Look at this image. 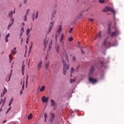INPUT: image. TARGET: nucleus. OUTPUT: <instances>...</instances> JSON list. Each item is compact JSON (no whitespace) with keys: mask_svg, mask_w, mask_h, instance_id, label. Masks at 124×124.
<instances>
[{"mask_svg":"<svg viewBox=\"0 0 124 124\" xmlns=\"http://www.w3.org/2000/svg\"><path fill=\"white\" fill-rule=\"evenodd\" d=\"M108 11H111V12L113 13L114 15L113 18L116 25V12L115 11V10L111 7H106L105 9H104L103 10V12H107Z\"/></svg>","mask_w":124,"mask_h":124,"instance_id":"obj_1","label":"nucleus"},{"mask_svg":"<svg viewBox=\"0 0 124 124\" xmlns=\"http://www.w3.org/2000/svg\"><path fill=\"white\" fill-rule=\"evenodd\" d=\"M63 63V73L64 75H66L67 72V69H69V65H67V64L65 62V61H62Z\"/></svg>","mask_w":124,"mask_h":124,"instance_id":"obj_2","label":"nucleus"},{"mask_svg":"<svg viewBox=\"0 0 124 124\" xmlns=\"http://www.w3.org/2000/svg\"><path fill=\"white\" fill-rule=\"evenodd\" d=\"M62 26L61 25H60L58 27V29L56 32V37H58V36L59 35V34H60V33H61V32H62ZM58 40V39L56 38V41H57Z\"/></svg>","mask_w":124,"mask_h":124,"instance_id":"obj_3","label":"nucleus"},{"mask_svg":"<svg viewBox=\"0 0 124 124\" xmlns=\"http://www.w3.org/2000/svg\"><path fill=\"white\" fill-rule=\"evenodd\" d=\"M119 30H116L115 31L112 32L111 33V36L112 37H117V36H118V35H119Z\"/></svg>","mask_w":124,"mask_h":124,"instance_id":"obj_4","label":"nucleus"},{"mask_svg":"<svg viewBox=\"0 0 124 124\" xmlns=\"http://www.w3.org/2000/svg\"><path fill=\"white\" fill-rule=\"evenodd\" d=\"M89 81L90 82V83H92V84H95L96 82H97V80L95 78H93L91 77L89 78Z\"/></svg>","mask_w":124,"mask_h":124,"instance_id":"obj_5","label":"nucleus"},{"mask_svg":"<svg viewBox=\"0 0 124 124\" xmlns=\"http://www.w3.org/2000/svg\"><path fill=\"white\" fill-rule=\"evenodd\" d=\"M42 63H43L42 60H40L38 63L37 67L38 71H39V70L41 69V68L42 67Z\"/></svg>","mask_w":124,"mask_h":124,"instance_id":"obj_6","label":"nucleus"},{"mask_svg":"<svg viewBox=\"0 0 124 124\" xmlns=\"http://www.w3.org/2000/svg\"><path fill=\"white\" fill-rule=\"evenodd\" d=\"M93 72H94V66H92L90 70V72L89 74V76H92V75L93 74Z\"/></svg>","mask_w":124,"mask_h":124,"instance_id":"obj_7","label":"nucleus"},{"mask_svg":"<svg viewBox=\"0 0 124 124\" xmlns=\"http://www.w3.org/2000/svg\"><path fill=\"white\" fill-rule=\"evenodd\" d=\"M12 20V22L10 23L8 25V26L7 27V30H9L10 29V28H11V27H12V25H13V24H14V18H11Z\"/></svg>","mask_w":124,"mask_h":124,"instance_id":"obj_8","label":"nucleus"},{"mask_svg":"<svg viewBox=\"0 0 124 124\" xmlns=\"http://www.w3.org/2000/svg\"><path fill=\"white\" fill-rule=\"evenodd\" d=\"M108 39V37L104 41L103 45L105 46V47H107V46L109 45V43H110V42H107Z\"/></svg>","mask_w":124,"mask_h":124,"instance_id":"obj_9","label":"nucleus"},{"mask_svg":"<svg viewBox=\"0 0 124 124\" xmlns=\"http://www.w3.org/2000/svg\"><path fill=\"white\" fill-rule=\"evenodd\" d=\"M51 117L49 119L50 122H53L54 120H55V114L53 113H50Z\"/></svg>","mask_w":124,"mask_h":124,"instance_id":"obj_10","label":"nucleus"},{"mask_svg":"<svg viewBox=\"0 0 124 124\" xmlns=\"http://www.w3.org/2000/svg\"><path fill=\"white\" fill-rule=\"evenodd\" d=\"M42 101L44 103H47L48 102V98H46L45 96L42 97Z\"/></svg>","mask_w":124,"mask_h":124,"instance_id":"obj_11","label":"nucleus"},{"mask_svg":"<svg viewBox=\"0 0 124 124\" xmlns=\"http://www.w3.org/2000/svg\"><path fill=\"white\" fill-rule=\"evenodd\" d=\"M24 61H23L22 66V70L21 72L22 73L23 76H24V74L25 73V64H24Z\"/></svg>","mask_w":124,"mask_h":124,"instance_id":"obj_12","label":"nucleus"},{"mask_svg":"<svg viewBox=\"0 0 124 124\" xmlns=\"http://www.w3.org/2000/svg\"><path fill=\"white\" fill-rule=\"evenodd\" d=\"M53 25H54V21L50 22V24L49 27V32H50V31H52V29H53Z\"/></svg>","mask_w":124,"mask_h":124,"instance_id":"obj_13","label":"nucleus"},{"mask_svg":"<svg viewBox=\"0 0 124 124\" xmlns=\"http://www.w3.org/2000/svg\"><path fill=\"white\" fill-rule=\"evenodd\" d=\"M63 36H64V35H63V34H62V35H61V37L60 39V41L61 43L62 44V45H63V44L64 43V42L62 41V40H63Z\"/></svg>","mask_w":124,"mask_h":124,"instance_id":"obj_14","label":"nucleus"},{"mask_svg":"<svg viewBox=\"0 0 124 124\" xmlns=\"http://www.w3.org/2000/svg\"><path fill=\"white\" fill-rule=\"evenodd\" d=\"M50 67V64L49 63V61L46 62L45 68L46 69H48Z\"/></svg>","mask_w":124,"mask_h":124,"instance_id":"obj_15","label":"nucleus"},{"mask_svg":"<svg viewBox=\"0 0 124 124\" xmlns=\"http://www.w3.org/2000/svg\"><path fill=\"white\" fill-rule=\"evenodd\" d=\"M6 93H7V89L5 87L4 88L3 93L1 94V96H4V94H5Z\"/></svg>","mask_w":124,"mask_h":124,"instance_id":"obj_16","label":"nucleus"},{"mask_svg":"<svg viewBox=\"0 0 124 124\" xmlns=\"http://www.w3.org/2000/svg\"><path fill=\"white\" fill-rule=\"evenodd\" d=\"M50 103H51V106H55L56 105V103L55 102V101L54 100H50Z\"/></svg>","mask_w":124,"mask_h":124,"instance_id":"obj_17","label":"nucleus"},{"mask_svg":"<svg viewBox=\"0 0 124 124\" xmlns=\"http://www.w3.org/2000/svg\"><path fill=\"white\" fill-rule=\"evenodd\" d=\"M44 117H45V123H46L47 118H48V114H47V113H44Z\"/></svg>","mask_w":124,"mask_h":124,"instance_id":"obj_18","label":"nucleus"},{"mask_svg":"<svg viewBox=\"0 0 124 124\" xmlns=\"http://www.w3.org/2000/svg\"><path fill=\"white\" fill-rule=\"evenodd\" d=\"M45 90V86L43 85L40 89V91L41 92V93H42V92H44V91Z\"/></svg>","mask_w":124,"mask_h":124,"instance_id":"obj_19","label":"nucleus"},{"mask_svg":"<svg viewBox=\"0 0 124 124\" xmlns=\"http://www.w3.org/2000/svg\"><path fill=\"white\" fill-rule=\"evenodd\" d=\"M55 48L56 49L57 53H59V50H60V46L58 45H56L55 46Z\"/></svg>","mask_w":124,"mask_h":124,"instance_id":"obj_20","label":"nucleus"},{"mask_svg":"<svg viewBox=\"0 0 124 124\" xmlns=\"http://www.w3.org/2000/svg\"><path fill=\"white\" fill-rule=\"evenodd\" d=\"M11 76H12V72H11L10 74L8 80H7V79H6V81L7 82H9V81H10V78H11Z\"/></svg>","mask_w":124,"mask_h":124,"instance_id":"obj_21","label":"nucleus"},{"mask_svg":"<svg viewBox=\"0 0 124 124\" xmlns=\"http://www.w3.org/2000/svg\"><path fill=\"white\" fill-rule=\"evenodd\" d=\"M96 36H97V37L101 38V31H100L98 34H97Z\"/></svg>","mask_w":124,"mask_h":124,"instance_id":"obj_22","label":"nucleus"},{"mask_svg":"<svg viewBox=\"0 0 124 124\" xmlns=\"http://www.w3.org/2000/svg\"><path fill=\"white\" fill-rule=\"evenodd\" d=\"M31 29H29V28L26 31V34L27 35H29V33L31 32Z\"/></svg>","mask_w":124,"mask_h":124,"instance_id":"obj_23","label":"nucleus"},{"mask_svg":"<svg viewBox=\"0 0 124 124\" xmlns=\"http://www.w3.org/2000/svg\"><path fill=\"white\" fill-rule=\"evenodd\" d=\"M32 119V114H31L28 116V120H31Z\"/></svg>","mask_w":124,"mask_h":124,"instance_id":"obj_24","label":"nucleus"},{"mask_svg":"<svg viewBox=\"0 0 124 124\" xmlns=\"http://www.w3.org/2000/svg\"><path fill=\"white\" fill-rule=\"evenodd\" d=\"M13 16V11H11L9 14V17H12Z\"/></svg>","mask_w":124,"mask_h":124,"instance_id":"obj_25","label":"nucleus"},{"mask_svg":"<svg viewBox=\"0 0 124 124\" xmlns=\"http://www.w3.org/2000/svg\"><path fill=\"white\" fill-rule=\"evenodd\" d=\"M9 59H10L9 62H12V55L10 54L9 55Z\"/></svg>","mask_w":124,"mask_h":124,"instance_id":"obj_26","label":"nucleus"},{"mask_svg":"<svg viewBox=\"0 0 124 124\" xmlns=\"http://www.w3.org/2000/svg\"><path fill=\"white\" fill-rule=\"evenodd\" d=\"M64 56H65V60L67 62H68V56H67V54H65V55H64Z\"/></svg>","mask_w":124,"mask_h":124,"instance_id":"obj_27","label":"nucleus"},{"mask_svg":"<svg viewBox=\"0 0 124 124\" xmlns=\"http://www.w3.org/2000/svg\"><path fill=\"white\" fill-rule=\"evenodd\" d=\"M44 46H45V47H46V46H47V41H46V40H44Z\"/></svg>","mask_w":124,"mask_h":124,"instance_id":"obj_28","label":"nucleus"},{"mask_svg":"<svg viewBox=\"0 0 124 124\" xmlns=\"http://www.w3.org/2000/svg\"><path fill=\"white\" fill-rule=\"evenodd\" d=\"M11 108L12 107H10V108H9L8 109V110H7V112L6 113V114H8V113H9V111H10L11 110Z\"/></svg>","mask_w":124,"mask_h":124,"instance_id":"obj_29","label":"nucleus"},{"mask_svg":"<svg viewBox=\"0 0 124 124\" xmlns=\"http://www.w3.org/2000/svg\"><path fill=\"white\" fill-rule=\"evenodd\" d=\"M110 33H111V28L108 27V34H110Z\"/></svg>","mask_w":124,"mask_h":124,"instance_id":"obj_30","label":"nucleus"},{"mask_svg":"<svg viewBox=\"0 0 124 124\" xmlns=\"http://www.w3.org/2000/svg\"><path fill=\"white\" fill-rule=\"evenodd\" d=\"M28 79H29V75H27V77H26V85H28Z\"/></svg>","mask_w":124,"mask_h":124,"instance_id":"obj_31","label":"nucleus"},{"mask_svg":"<svg viewBox=\"0 0 124 124\" xmlns=\"http://www.w3.org/2000/svg\"><path fill=\"white\" fill-rule=\"evenodd\" d=\"M27 20V15H25V16L24 17V21H25V22H26Z\"/></svg>","mask_w":124,"mask_h":124,"instance_id":"obj_32","label":"nucleus"},{"mask_svg":"<svg viewBox=\"0 0 124 124\" xmlns=\"http://www.w3.org/2000/svg\"><path fill=\"white\" fill-rule=\"evenodd\" d=\"M68 40L69 41H72V40H73V38L72 37H71L69 38Z\"/></svg>","mask_w":124,"mask_h":124,"instance_id":"obj_33","label":"nucleus"},{"mask_svg":"<svg viewBox=\"0 0 124 124\" xmlns=\"http://www.w3.org/2000/svg\"><path fill=\"white\" fill-rule=\"evenodd\" d=\"M70 81V83H74V82L75 81V79H71Z\"/></svg>","mask_w":124,"mask_h":124,"instance_id":"obj_34","label":"nucleus"},{"mask_svg":"<svg viewBox=\"0 0 124 124\" xmlns=\"http://www.w3.org/2000/svg\"><path fill=\"white\" fill-rule=\"evenodd\" d=\"M72 31H73V28H71L70 31H69V33H71V32H72Z\"/></svg>","mask_w":124,"mask_h":124,"instance_id":"obj_35","label":"nucleus"},{"mask_svg":"<svg viewBox=\"0 0 124 124\" xmlns=\"http://www.w3.org/2000/svg\"><path fill=\"white\" fill-rule=\"evenodd\" d=\"M37 18H38V12H37L35 16V19H37Z\"/></svg>","mask_w":124,"mask_h":124,"instance_id":"obj_36","label":"nucleus"},{"mask_svg":"<svg viewBox=\"0 0 124 124\" xmlns=\"http://www.w3.org/2000/svg\"><path fill=\"white\" fill-rule=\"evenodd\" d=\"M9 36H10V34L9 33H8L6 36V38H8L9 37Z\"/></svg>","mask_w":124,"mask_h":124,"instance_id":"obj_37","label":"nucleus"},{"mask_svg":"<svg viewBox=\"0 0 124 124\" xmlns=\"http://www.w3.org/2000/svg\"><path fill=\"white\" fill-rule=\"evenodd\" d=\"M24 27H23L21 29V32H22L24 33Z\"/></svg>","mask_w":124,"mask_h":124,"instance_id":"obj_38","label":"nucleus"},{"mask_svg":"<svg viewBox=\"0 0 124 124\" xmlns=\"http://www.w3.org/2000/svg\"><path fill=\"white\" fill-rule=\"evenodd\" d=\"M72 61L73 62H75V61H76V58L75 57V56H74L72 58Z\"/></svg>","mask_w":124,"mask_h":124,"instance_id":"obj_39","label":"nucleus"},{"mask_svg":"<svg viewBox=\"0 0 124 124\" xmlns=\"http://www.w3.org/2000/svg\"><path fill=\"white\" fill-rule=\"evenodd\" d=\"M5 104V101H3V103H2V105L1 106V108H2V107H3V106H4V105Z\"/></svg>","mask_w":124,"mask_h":124,"instance_id":"obj_40","label":"nucleus"},{"mask_svg":"<svg viewBox=\"0 0 124 124\" xmlns=\"http://www.w3.org/2000/svg\"><path fill=\"white\" fill-rule=\"evenodd\" d=\"M73 72H74V69L73 68H72L71 70V73L72 74Z\"/></svg>","mask_w":124,"mask_h":124,"instance_id":"obj_41","label":"nucleus"},{"mask_svg":"<svg viewBox=\"0 0 124 124\" xmlns=\"http://www.w3.org/2000/svg\"><path fill=\"white\" fill-rule=\"evenodd\" d=\"M99 1L100 3H104V0H99Z\"/></svg>","mask_w":124,"mask_h":124,"instance_id":"obj_42","label":"nucleus"},{"mask_svg":"<svg viewBox=\"0 0 124 124\" xmlns=\"http://www.w3.org/2000/svg\"><path fill=\"white\" fill-rule=\"evenodd\" d=\"M32 48V42L31 43V46L30 47L29 50L31 51V49Z\"/></svg>","mask_w":124,"mask_h":124,"instance_id":"obj_43","label":"nucleus"},{"mask_svg":"<svg viewBox=\"0 0 124 124\" xmlns=\"http://www.w3.org/2000/svg\"><path fill=\"white\" fill-rule=\"evenodd\" d=\"M24 4H27V2H28V0H24Z\"/></svg>","mask_w":124,"mask_h":124,"instance_id":"obj_44","label":"nucleus"},{"mask_svg":"<svg viewBox=\"0 0 124 124\" xmlns=\"http://www.w3.org/2000/svg\"><path fill=\"white\" fill-rule=\"evenodd\" d=\"M35 16V15L34 14H33L32 15V20L33 21L34 20V16Z\"/></svg>","mask_w":124,"mask_h":124,"instance_id":"obj_45","label":"nucleus"},{"mask_svg":"<svg viewBox=\"0 0 124 124\" xmlns=\"http://www.w3.org/2000/svg\"><path fill=\"white\" fill-rule=\"evenodd\" d=\"M29 12H30V9H28L27 12L25 15H28V14H29Z\"/></svg>","mask_w":124,"mask_h":124,"instance_id":"obj_46","label":"nucleus"},{"mask_svg":"<svg viewBox=\"0 0 124 124\" xmlns=\"http://www.w3.org/2000/svg\"><path fill=\"white\" fill-rule=\"evenodd\" d=\"M29 37H28L26 41V43L27 44H29Z\"/></svg>","mask_w":124,"mask_h":124,"instance_id":"obj_47","label":"nucleus"},{"mask_svg":"<svg viewBox=\"0 0 124 124\" xmlns=\"http://www.w3.org/2000/svg\"><path fill=\"white\" fill-rule=\"evenodd\" d=\"M104 64V62L102 61H101L100 62V64L101 65H103V64Z\"/></svg>","mask_w":124,"mask_h":124,"instance_id":"obj_48","label":"nucleus"},{"mask_svg":"<svg viewBox=\"0 0 124 124\" xmlns=\"http://www.w3.org/2000/svg\"><path fill=\"white\" fill-rule=\"evenodd\" d=\"M93 20H94V19H89V22H93Z\"/></svg>","mask_w":124,"mask_h":124,"instance_id":"obj_49","label":"nucleus"},{"mask_svg":"<svg viewBox=\"0 0 124 124\" xmlns=\"http://www.w3.org/2000/svg\"><path fill=\"white\" fill-rule=\"evenodd\" d=\"M13 55H16V51L14 50V51H13Z\"/></svg>","mask_w":124,"mask_h":124,"instance_id":"obj_50","label":"nucleus"},{"mask_svg":"<svg viewBox=\"0 0 124 124\" xmlns=\"http://www.w3.org/2000/svg\"><path fill=\"white\" fill-rule=\"evenodd\" d=\"M22 94H23V91L21 90L20 92V95H21Z\"/></svg>","mask_w":124,"mask_h":124,"instance_id":"obj_51","label":"nucleus"},{"mask_svg":"<svg viewBox=\"0 0 124 124\" xmlns=\"http://www.w3.org/2000/svg\"><path fill=\"white\" fill-rule=\"evenodd\" d=\"M5 41H6V42H8V38H5Z\"/></svg>","mask_w":124,"mask_h":124,"instance_id":"obj_52","label":"nucleus"},{"mask_svg":"<svg viewBox=\"0 0 124 124\" xmlns=\"http://www.w3.org/2000/svg\"><path fill=\"white\" fill-rule=\"evenodd\" d=\"M80 50H81V53H82V54H85V52L83 51V49L82 48H81Z\"/></svg>","mask_w":124,"mask_h":124,"instance_id":"obj_53","label":"nucleus"},{"mask_svg":"<svg viewBox=\"0 0 124 124\" xmlns=\"http://www.w3.org/2000/svg\"><path fill=\"white\" fill-rule=\"evenodd\" d=\"M10 102H11V103H12V102H13V98H12L11 99V100H10Z\"/></svg>","mask_w":124,"mask_h":124,"instance_id":"obj_54","label":"nucleus"},{"mask_svg":"<svg viewBox=\"0 0 124 124\" xmlns=\"http://www.w3.org/2000/svg\"><path fill=\"white\" fill-rule=\"evenodd\" d=\"M11 104H12V103H11V102H10L9 103V107H10V106H11Z\"/></svg>","mask_w":124,"mask_h":124,"instance_id":"obj_55","label":"nucleus"},{"mask_svg":"<svg viewBox=\"0 0 124 124\" xmlns=\"http://www.w3.org/2000/svg\"><path fill=\"white\" fill-rule=\"evenodd\" d=\"M23 32H21V33H20V37H22V36L23 35Z\"/></svg>","mask_w":124,"mask_h":124,"instance_id":"obj_56","label":"nucleus"},{"mask_svg":"<svg viewBox=\"0 0 124 124\" xmlns=\"http://www.w3.org/2000/svg\"><path fill=\"white\" fill-rule=\"evenodd\" d=\"M2 101H3V100H2V99H1V101H0V104H1V103H2Z\"/></svg>","mask_w":124,"mask_h":124,"instance_id":"obj_57","label":"nucleus"},{"mask_svg":"<svg viewBox=\"0 0 124 124\" xmlns=\"http://www.w3.org/2000/svg\"><path fill=\"white\" fill-rule=\"evenodd\" d=\"M24 87H25V85L23 84V85H22V90H23V91H24Z\"/></svg>","mask_w":124,"mask_h":124,"instance_id":"obj_58","label":"nucleus"},{"mask_svg":"<svg viewBox=\"0 0 124 124\" xmlns=\"http://www.w3.org/2000/svg\"><path fill=\"white\" fill-rule=\"evenodd\" d=\"M1 111H2V108H0V112H1Z\"/></svg>","mask_w":124,"mask_h":124,"instance_id":"obj_59","label":"nucleus"},{"mask_svg":"<svg viewBox=\"0 0 124 124\" xmlns=\"http://www.w3.org/2000/svg\"><path fill=\"white\" fill-rule=\"evenodd\" d=\"M6 100V98L5 97L3 99V101H5Z\"/></svg>","mask_w":124,"mask_h":124,"instance_id":"obj_60","label":"nucleus"},{"mask_svg":"<svg viewBox=\"0 0 124 124\" xmlns=\"http://www.w3.org/2000/svg\"><path fill=\"white\" fill-rule=\"evenodd\" d=\"M113 46H117V43H115V44H114Z\"/></svg>","mask_w":124,"mask_h":124,"instance_id":"obj_61","label":"nucleus"},{"mask_svg":"<svg viewBox=\"0 0 124 124\" xmlns=\"http://www.w3.org/2000/svg\"><path fill=\"white\" fill-rule=\"evenodd\" d=\"M5 123H6V120H4V121L3 122V124H5Z\"/></svg>","mask_w":124,"mask_h":124,"instance_id":"obj_62","label":"nucleus"},{"mask_svg":"<svg viewBox=\"0 0 124 124\" xmlns=\"http://www.w3.org/2000/svg\"><path fill=\"white\" fill-rule=\"evenodd\" d=\"M22 26H23V27H24V26H25V23H22Z\"/></svg>","mask_w":124,"mask_h":124,"instance_id":"obj_63","label":"nucleus"},{"mask_svg":"<svg viewBox=\"0 0 124 124\" xmlns=\"http://www.w3.org/2000/svg\"><path fill=\"white\" fill-rule=\"evenodd\" d=\"M23 41V38H22L21 43H22Z\"/></svg>","mask_w":124,"mask_h":124,"instance_id":"obj_64","label":"nucleus"}]
</instances>
